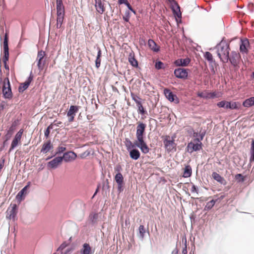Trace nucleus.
<instances>
[{
	"label": "nucleus",
	"mask_w": 254,
	"mask_h": 254,
	"mask_svg": "<svg viewBox=\"0 0 254 254\" xmlns=\"http://www.w3.org/2000/svg\"><path fill=\"white\" fill-rule=\"evenodd\" d=\"M217 54L221 62L227 63L229 61V44L225 41H221L216 47Z\"/></svg>",
	"instance_id": "1"
},
{
	"label": "nucleus",
	"mask_w": 254,
	"mask_h": 254,
	"mask_svg": "<svg viewBox=\"0 0 254 254\" xmlns=\"http://www.w3.org/2000/svg\"><path fill=\"white\" fill-rule=\"evenodd\" d=\"M57 28H61L64 18V7L62 0H57Z\"/></svg>",
	"instance_id": "2"
},
{
	"label": "nucleus",
	"mask_w": 254,
	"mask_h": 254,
	"mask_svg": "<svg viewBox=\"0 0 254 254\" xmlns=\"http://www.w3.org/2000/svg\"><path fill=\"white\" fill-rule=\"evenodd\" d=\"M2 88L3 95L4 98L11 99L12 93L10 87V82L8 77H5L3 80L0 79V89Z\"/></svg>",
	"instance_id": "3"
},
{
	"label": "nucleus",
	"mask_w": 254,
	"mask_h": 254,
	"mask_svg": "<svg viewBox=\"0 0 254 254\" xmlns=\"http://www.w3.org/2000/svg\"><path fill=\"white\" fill-rule=\"evenodd\" d=\"M162 137L163 138L164 147L167 152H175L177 144L175 142L174 138L169 135H165Z\"/></svg>",
	"instance_id": "4"
},
{
	"label": "nucleus",
	"mask_w": 254,
	"mask_h": 254,
	"mask_svg": "<svg viewBox=\"0 0 254 254\" xmlns=\"http://www.w3.org/2000/svg\"><path fill=\"white\" fill-rule=\"evenodd\" d=\"M202 139L203 136H201L200 139L196 138L189 143L187 147V151L190 153H192L193 151L200 150L202 148L201 140H202Z\"/></svg>",
	"instance_id": "5"
},
{
	"label": "nucleus",
	"mask_w": 254,
	"mask_h": 254,
	"mask_svg": "<svg viewBox=\"0 0 254 254\" xmlns=\"http://www.w3.org/2000/svg\"><path fill=\"white\" fill-rule=\"evenodd\" d=\"M17 205L15 203L10 205L6 212L7 219L15 220L17 212Z\"/></svg>",
	"instance_id": "6"
},
{
	"label": "nucleus",
	"mask_w": 254,
	"mask_h": 254,
	"mask_svg": "<svg viewBox=\"0 0 254 254\" xmlns=\"http://www.w3.org/2000/svg\"><path fill=\"white\" fill-rule=\"evenodd\" d=\"M146 128V125L141 122L137 123L136 127V136L137 140H140L144 139V134Z\"/></svg>",
	"instance_id": "7"
},
{
	"label": "nucleus",
	"mask_w": 254,
	"mask_h": 254,
	"mask_svg": "<svg viewBox=\"0 0 254 254\" xmlns=\"http://www.w3.org/2000/svg\"><path fill=\"white\" fill-rule=\"evenodd\" d=\"M79 107L78 106L71 105L70 106L69 109L67 113L68 120L69 123L74 121L76 113L78 111Z\"/></svg>",
	"instance_id": "8"
},
{
	"label": "nucleus",
	"mask_w": 254,
	"mask_h": 254,
	"mask_svg": "<svg viewBox=\"0 0 254 254\" xmlns=\"http://www.w3.org/2000/svg\"><path fill=\"white\" fill-rule=\"evenodd\" d=\"M135 144L136 147L140 148L143 154H147L150 151V148L145 142L144 139L140 140H136Z\"/></svg>",
	"instance_id": "9"
},
{
	"label": "nucleus",
	"mask_w": 254,
	"mask_h": 254,
	"mask_svg": "<svg viewBox=\"0 0 254 254\" xmlns=\"http://www.w3.org/2000/svg\"><path fill=\"white\" fill-rule=\"evenodd\" d=\"M188 69L178 68L174 70V74L176 77L181 79H186L188 76Z\"/></svg>",
	"instance_id": "10"
},
{
	"label": "nucleus",
	"mask_w": 254,
	"mask_h": 254,
	"mask_svg": "<svg viewBox=\"0 0 254 254\" xmlns=\"http://www.w3.org/2000/svg\"><path fill=\"white\" fill-rule=\"evenodd\" d=\"M240 59L241 56L240 54L237 52H232L230 56H229V61L234 66L237 65L240 61Z\"/></svg>",
	"instance_id": "11"
},
{
	"label": "nucleus",
	"mask_w": 254,
	"mask_h": 254,
	"mask_svg": "<svg viewBox=\"0 0 254 254\" xmlns=\"http://www.w3.org/2000/svg\"><path fill=\"white\" fill-rule=\"evenodd\" d=\"M250 47L249 41L248 39L245 38L241 40L240 51L242 54L248 53V48Z\"/></svg>",
	"instance_id": "12"
},
{
	"label": "nucleus",
	"mask_w": 254,
	"mask_h": 254,
	"mask_svg": "<svg viewBox=\"0 0 254 254\" xmlns=\"http://www.w3.org/2000/svg\"><path fill=\"white\" fill-rule=\"evenodd\" d=\"M77 157L76 154L72 151H68L64 154L63 156L61 157L65 162H71L74 160Z\"/></svg>",
	"instance_id": "13"
},
{
	"label": "nucleus",
	"mask_w": 254,
	"mask_h": 254,
	"mask_svg": "<svg viewBox=\"0 0 254 254\" xmlns=\"http://www.w3.org/2000/svg\"><path fill=\"white\" fill-rule=\"evenodd\" d=\"M33 76L31 73L29 77L27 79V80L24 83H21L18 88V90L20 92H23L24 90H25L29 86L30 83L33 80Z\"/></svg>",
	"instance_id": "14"
},
{
	"label": "nucleus",
	"mask_w": 254,
	"mask_h": 254,
	"mask_svg": "<svg viewBox=\"0 0 254 254\" xmlns=\"http://www.w3.org/2000/svg\"><path fill=\"white\" fill-rule=\"evenodd\" d=\"M62 161L63 158H61V157H57L48 162V165L51 168H56L61 163Z\"/></svg>",
	"instance_id": "15"
},
{
	"label": "nucleus",
	"mask_w": 254,
	"mask_h": 254,
	"mask_svg": "<svg viewBox=\"0 0 254 254\" xmlns=\"http://www.w3.org/2000/svg\"><path fill=\"white\" fill-rule=\"evenodd\" d=\"M95 0V6L96 9L99 13H103L105 10V8L104 4L102 3V0Z\"/></svg>",
	"instance_id": "16"
},
{
	"label": "nucleus",
	"mask_w": 254,
	"mask_h": 254,
	"mask_svg": "<svg viewBox=\"0 0 254 254\" xmlns=\"http://www.w3.org/2000/svg\"><path fill=\"white\" fill-rule=\"evenodd\" d=\"M212 178L222 185H226L227 182L225 179L216 172H213L212 174Z\"/></svg>",
	"instance_id": "17"
},
{
	"label": "nucleus",
	"mask_w": 254,
	"mask_h": 254,
	"mask_svg": "<svg viewBox=\"0 0 254 254\" xmlns=\"http://www.w3.org/2000/svg\"><path fill=\"white\" fill-rule=\"evenodd\" d=\"M190 60L189 58L180 59L176 60L174 63L177 66H186L190 64Z\"/></svg>",
	"instance_id": "18"
},
{
	"label": "nucleus",
	"mask_w": 254,
	"mask_h": 254,
	"mask_svg": "<svg viewBox=\"0 0 254 254\" xmlns=\"http://www.w3.org/2000/svg\"><path fill=\"white\" fill-rule=\"evenodd\" d=\"M148 45L149 48L154 52H158L160 50V46L157 45V44L152 39H149L148 41Z\"/></svg>",
	"instance_id": "19"
},
{
	"label": "nucleus",
	"mask_w": 254,
	"mask_h": 254,
	"mask_svg": "<svg viewBox=\"0 0 254 254\" xmlns=\"http://www.w3.org/2000/svg\"><path fill=\"white\" fill-rule=\"evenodd\" d=\"M8 33L6 32L4 38V41H3V54L4 55H5V57L7 55H9V52H8Z\"/></svg>",
	"instance_id": "20"
},
{
	"label": "nucleus",
	"mask_w": 254,
	"mask_h": 254,
	"mask_svg": "<svg viewBox=\"0 0 254 254\" xmlns=\"http://www.w3.org/2000/svg\"><path fill=\"white\" fill-rule=\"evenodd\" d=\"M53 148V145L50 140L45 142L42 147L41 152L43 153H47Z\"/></svg>",
	"instance_id": "21"
},
{
	"label": "nucleus",
	"mask_w": 254,
	"mask_h": 254,
	"mask_svg": "<svg viewBox=\"0 0 254 254\" xmlns=\"http://www.w3.org/2000/svg\"><path fill=\"white\" fill-rule=\"evenodd\" d=\"M15 124L13 123L10 127L7 130L6 133L5 134V138H6V141L8 140L12 136L15 127Z\"/></svg>",
	"instance_id": "22"
},
{
	"label": "nucleus",
	"mask_w": 254,
	"mask_h": 254,
	"mask_svg": "<svg viewBox=\"0 0 254 254\" xmlns=\"http://www.w3.org/2000/svg\"><path fill=\"white\" fill-rule=\"evenodd\" d=\"M226 109H237L239 108V106L240 105V104L239 102H228L226 101Z\"/></svg>",
	"instance_id": "23"
},
{
	"label": "nucleus",
	"mask_w": 254,
	"mask_h": 254,
	"mask_svg": "<svg viewBox=\"0 0 254 254\" xmlns=\"http://www.w3.org/2000/svg\"><path fill=\"white\" fill-rule=\"evenodd\" d=\"M91 248L87 243H85L83 245V248L81 250V254H92Z\"/></svg>",
	"instance_id": "24"
},
{
	"label": "nucleus",
	"mask_w": 254,
	"mask_h": 254,
	"mask_svg": "<svg viewBox=\"0 0 254 254\" xmlns=\"http://www.w3.org/2000/svg\"><path fill=\"white\" fill-rule=\"evenodd\" d=\"M130 157L134 160H137L140 156L139 151L136 149H133L129 151Z\"/></svg>",
	"instance_id": "25"
},
{
	"label": "nucleus",
	"mask_w": 254,
	"mask_h": 254,
	"mask_svg": "<svg viewBox=\"0 0 254 254\" xmlns=\"http://www.w3.org/2000/svg\"><path fill=\"white\" fill-rule=\"evenodd\" d=\"M128 62L133 67H137L138 66V62L134 58V54L133 53H130L129 54L128 56Z\"/></svg>",
	"instance_id": "26"
},
{
	"label": "nucleus",
	"mask_w": 254,
	"mask_h": 254,
	"mask_svg": "<svg viewBox=\"0 0 254 254\" xmlns=\"http://www.w3.org/2000/svg\"><path fill=\"white\" fill-rule=\"evenodd\" d=\"M243 106L247 108L254 106V97L246 99L243 103Z\"/></svg>",
	"instance_id": "27"
},
{
	"label": "nucleus",
	"mask_w": 254,
	"mask_h": 254,
	"mask_svg": "<svg viewBox=\"0 0 254 254\" xmlns=\"http://www.w3.org/2000/svg\"><path fill=\"white\" fill-rule=\"evenodd\" d=\"M164 94L166 98L170 101L173 102L174 101V97L176 96L170 90L168 89H164Z\"/></svg>",
	"instance_id": "28"
},
{
	"label": "nucleus",
	"mask_w": 254,
	"mask_h": 254,
	"mask_svg": "<svg viewBox=\"0 0 254 254\" xmlns=\"http://www.w3.org/2000/svg\"><path fill=\"white\" fill-rule=\"evenodd\" d=\"M102 56V52L101 49L98 48V54L97 56L96 57V59L95 60V66L97 68H98L100 66L101 59V57Z\"/></svg>",
	"instance_id": "29"
},
{
	"label": "nucleus",
	"mask_w": 254,
	"mask_h": 254,
	"mask_svg": "<svg viewBox=\"0 0 254 254\" xmlns=\"http://www.w3.org/2000/svg\"><path fill=\"white\" fill-rule=\"evenodd\" d=\"M36 61H37V66L38 67V69L41 71L44 69L45 67V65L46 64V59H36Z\"/></svg>",
	"instance_id": "30"
},
{
	"label": "nucleus",
	"mask_w": 254,
	"mask_h": 254,
	"mask_svg": "<svg viewBox=\"0 0 254 254\" xmlns=\"http://www.w3.org/2000/svg\"><path fill=\"white\" fill-rule=\"evenodd\" d=\"M126 146L127 147V149L128 151H130L135 148L136 147L135 142L134 143H132V142L128 138H126Z\"/></svg>",
	"instance_id": "31"
},
{
	"label": "nucleus",
	"mask_w": 254,
	"mask_h": 254,
	"mask_svg": "<svg viewBox=\"0 0 254 254\" xmlns=\"http://www.w3.org/2000/svg\"><path fill=\"white\" fill-rule=\"evenodd\" d=\"M192 173L191 168L190 165L186 166L185 168L183 177L188 178L191 176Z\"/></svg>",
	"instance_id": "32"
},
{
	"label": "nucleus",
	"mask_w": 254,
	"mask_h": 254,
	"mask_svg": "<svg viewBox=\"0 0 254 254\" xmlns=\"http://www.w3.org/2000/svg\"><path fill=\"white\" fill-rule=\"evenodd\" d=\"M136 106L138 108V113L141 115H145L147 114L146 111L143 107L141 102H138L136 104Z\"/></svg>",
	"instance_id": "33"
},
{
	"label": "nucleus",
	"mask_w": 254,
	"mask_h": 254,
	"mask_svg": "<svg viewBox=\"0 0 254 254\" xmlns=\"http://www.w3.org/2000/svg\"><path fill=\"white\" fill-rule=\"evenodd\" d=\"M31 182H28L27 185H26L25 187H24L17 194L16 197H22L24 194L26 193V190L30 186Z\"/></svg>",
	"instance_id": "34"
},
{
	"label": "nucleus",
	"mask_w": 254,
	"mask_h": 254,
	"mask_svg": "<svg viewBox=\"0 0 254 254\" xmlns=\"http://www.w3.org/2000/svg\"><path fill=\"white\" fill-rule=\"evenodd\" d=\"M21 140L14 137L12 141L9 152H10L15 147H16L19 143H20Z\"/></svg>",
	"instance_id": "35"
},
{
	"label": "nucleus",
	"mask_w": 254,
	"mask_h": 254,
	"mask_svg": "<svg viewBox=\"0 0 254 254\" xmlns=\"http://www.w3.org/2000/svg\"><path fill=\"white\" fill-rule=\"evenodd\" d=\"M251 157L250 158V162L254 161V139H252L251 143V147L250 150Z\"/></svg>",
	"instance_id": "36"
},
{
	"label": "nucleus",
	"mask_w": 254,
	"mask_h": 254,
	"mask_svg": "<svg viewBox=\"0 0 254 254\" xmlns=\"http://www.w3.org/2000/svg\"><path fill=\"white\" fill-rule=\"evenodd\" d=\"M204 57L209 63H212L214 62L213 56L209 52H206L204 53Z\"/></svg>",
	"instance_id": "37"
},
{
	"label": "nucleus",
	"mask_w": 254,
	"mask_h": 254,
	"mask_svg": "<svg viewBox=\"0 0 254 254\" xmlns=\"http://www.w3.org/2000/svg\"><path fill=\"white\" fill-rule=\"evenodd\" d=\"M115 180L117 184L124 183V178L121 173H117L115 177Z\"/></svg>",
	"instance_id": "38"
},
{
	"label": "nucleus",
	"mask_w": 254,
	"mask_h": 254,
	"mask_svg": "<svg viewBox=\"0 0 254 254\" xmlns=\"http://www.w3.org/2000/svg\"><path fill=\"white\" fill-rule=\"evenodd\" d=\"M221 96V93L220 92H209V96H208V99H213L215 98H219Z\"/></svg>",
	"instance_id": "39"
},
{
	"label": "nucleus",
	"mask_w": 254,
	"mask_h": 254,
	"mask_svg": "<svg viewBox=\"0 0 254 254\" xmlns=\"http://www.w3.org/2000/svg\"><path fill=\"white\" fill-rule=\"evenodd\" d=\"M8 59H9V55H7L6 56V58H5V55H4L2 57V61L4 64L5 68L6 69H7L8 70H9V66L7 64V62L8 61Z\"/></svg>",
	"instance_id": "40"
},
{
	"label": "nucleus",
	"mask_w": 254,
	"mask_h": 254,
	"mask_svg": "<svg viewBox=\"0 0 254 254\" xmlns=\"http://www.w3.org/2000/svg\"><path fill=\"white\" fill-rule=\"evenodd\" d=\"M131 97L132 99L135 102L136 104H137V102H141V99L137 95L133 93H131Z\"/></svg>",
	"instance_id": "41"
},
{
	"label": "nucleus",
	"mask_w": 254,
	"mask_h": 254,
	"mask_svg": "<svg viewBox=\"0 0 254 254\" xmlns=\"http://www.w3.org/2000/svg\"><path fill=\"white\" fill-rule=\"evenodd\" d=\"M139 232L140 235L142 238L144 237L145 233V228L143 225H140L139 227Z\"/></svg>",
	"instance_id": "42"
},
{
	"label": "nucleus",
	"mask_w": 254,
	"mask_h": 254,
	"mask_svg": "<svg viewBox=\"0 0 254 254\" xmlns=\"http://www.w3.org/2000/svg\"><path fill=\"white\" fill-rule=\"evenodd\" d=\"M215 203V201L214 200H211L206 203L205 207L208 209H210L213 207V206L214 205Z\"/></svg>",
	"instance_id": "43"
},
{
	"label": "nucleus",
	"mask_w": 254,
	"mask_h": 254,
	"mask_svg": "<svg viewBox=\"0 0 254 254\" xmlns=\"http://www.w3.org/2000/svg\"><path fill=\"white\" fill-rule=\"evenodd\" d=\"M24 130L23 129H20L18 132L14 136V138H17L21 140L22 134L23 133Z\"/></svg>",
	"instance_id": "44"
},
{
	"label": "nucleus",
	"mask_w": 254,
	"mask_h": 254,
	"mask_svg": "<svg viewBox=\"0 0 254 254\" xmlns=\"http://www.w3.org/2000/svg\"><path fill=\"white\" fill-rule=\"evenodd\" d=\"M235 179L239 182H243L245 181L244 177L241 174H238L236 175Z\"/></svg>",
	"instance_id": "45"
},
{
	"label": "nucleus",
	"mask_w": 254,
	"mask_h": 254,
	"mask_svg": "<svg viewBox=\"0 0 254 254\" xmlns=\"http://www.w3.org/2000/svg\"><path fill=\"white\" fill-rule=\"evenodd\" d=\"M45 55V52L42 50H41L38 53L37 59H45L44 57Z\"/></svg>",
	"instance_id": "46"
},
{
	"label": "nucleus",
	"mask_w": 254,
	"mask_h": 254,
	"mask_svg": "<svg viewBox=\"0 0 254 254\" xmlns=\"http://www.w3.org/2000/svg\"><path fill=\"white\" fill-rule=\"evenodd\" d=\"M130 18V12L129 10L126 11L125 13V15L123 16V19L126 21L128 22L129 21Z\"/></svg>",
	"instance_id": "47"
},
{
	"label": "nucleus",
	"mask_w": 254,
	"mask_h": 254,
	"mask_svg": "<svg viewBox=\"0 0 254 254\" xmlns=\"http://www.w3.org/2000/svg\"><path fill=\"white\" fill-rule=\"evenodd\" d=\"M226 101H222L217 103V106L219 108H226Z\"/></svg>",
	"instance_id": "48"
},
{
	"label": "nucleus",
	"mask_w": 254,
	"mask_h": 254,
	"mask_svg": "<svg viewBox=\"0 0 254 254\" xmlns=\"http://www.w3.org/2000/svg\"><path fill=\"white\" fill-rule=\"evenodd\" d=\"M163 65V63L160 61L156 62L155 65V68L157 69H161L162 68Z\"/></svg>",
	"instance_id": "49"
},
{
	"label": "nucleus",
	"mask_w": 254,
	"mask_h": 254,
	"mask_svg": "<svg viewBox=\"0 0 254 254\" xmlns=\"http://www.w3.org/2000/svg\"><path fill=\"white\" fill-rule=\"evenodd\" d=\"M118 184V190L119 192H121L124 190V183L117 184Z\"/></svg>",
	"instance_id": "50"
},
{
	"label": "nucleus",
	"mask_w": 254,
	"mask_h": 254,
	"mask_svg": "<svg viewBox=\"0 0 254 254\" xmlns=\"http://www.w3.org/2000/svg\"><path fill=\"white\" fill-rule=\"evenodd\" d=\"M114 169L117 173H121L120 172L122 170V168L120 165L118 164L115 167Z\"/></svg>",
	"instance_id": "51"
},
{
	"label": "nucleus",
	"mask_w": 254,
	"mask_h": 254,
	"mask_svg": "<svg viewBox=\"0 0 254 254\" xmlns=\"http://www.w3.org/2000/svg\"><path fill=\"white\" fill-rule=\"evenodd\" d=\"M5 159L2 157L0 160V170H1L4 165Z\"/></svg>",
	"instance_id": "52"
},
{
	"label": "nucleus",
	"mask_w": 254,
	"mask_h": 254,
	"mask_svg": "<svg viewBox=\"0 0 254 254\" xmlns=\"http://www.w3.org/2000/svg\"><path fill=\"white\" fill-rule=\"evenodd\" d=\"M197 96L201 98H203L205 99H208V96H204V92H198L197 93Z\"/></svg>",
	"instance_id": "53"
},
{
	"label": "nucleus",
	"mask_w": 254,
	"mask_h": 254,
	"mask_svg": "<svg viewBox=\"0 0 254 254\" xmlns=\"http://www.w3.org/2000/svg\"><path fill=\"white\" fill-rule=\"evenodd\" d=\"M66 247V245L65 244V243H63L61 245V246L58 248V251H59V250L62 251L64 248H65Z\"/></svg>",
	"instance_id": "54"
},
{
	"label": "nucleus",
	"mask_w": 254,
	"mask_h": 254,
	"mask_svg": "<svg viewBox=\"0 0 254 254\" xmlns=\"http://www.w3.org/2000/svg\"><path fill=\"white\" fill-rule=\"evenodd\" d=\"M126 5L127 6V7H128V8L131 10L132 12H133L134 13H135V10L132 8L131 6L130 5V4L128 2H127Z\"/></svg>",
	"instance_id": "55"
},
{
	"label": "nucleus",
	"mask_w": 254,
	"mask_h": 254,
	"mask_svg": "<svg viewBox=\"0 0 254 254\" xmlns=\"http://www.w3.org/2000/svg\"><path fill=\"white\" fill-rule=\"evenodd\" d=\"M191 191L192 192H196V193H198L197 192V189L196 187V186L194 185H192V187H191Z\"/></svg>",
	"instance_id": "56"
},
{
	"label": "nucleus",
	"mask_w": 254,
	"mask_h": 254,
	"mask_svg": "<svg viewBox=\"0 0 254 254\" xmlns=\"http://www.w3.org/2000/svg\"><path fill=\"white\" fill-rule=\"evenodd\" d=\"M66 150V148L64 146L59 147L58 148V152L59 153H63Z\"/></svg>",
	"instance_id": "57"
},
{
	"label": "nucleus",
	"mask_w": 254,
	"mask_h": 254,
	"mask_svg": "<svg viewBox=\"0 0 254 254\" xmlns=\"http://www.w3.org/2000/svg\"><path fill=\"white\" fill-rule=\"evenodd\" d=\"M50 130H49L47 128L44 132L45 136L46 137H48L50 134Z\"/></svg>",
	"instance_id": "58"
},
{
	"label": "nucleus",
	"mask_w": 254,
	"mask_h": 254,
	"mask_svg": "<svg viewBox=\"0 0 254 254\" xmlns=\"http://www.w3.org/2000/svg\"><path fill=\"white\" fill-rule=\"evenodd\" d=\"M128 2V1L127 0H119V3L120 4H126L127 2Z\"/></svg>",
	"instance_id": "59"
},
{
	"label": "nucleus",
	"mask_w": 254,
	"mask_h": 254,
	"mask_svg": "<svg viewBox=\"0 0 254 254\" xmlns=\"http://www.w3.org/2000/svg\"><path fill=\"white\" fill-rule=\"evenodd\" d=\"M56 122H57V121H55L54 123V125H55L57 127H59L60 126V125L62 124V122L60 121L57 122V123H56Z\"/></svg>",
	"instance_id": "60"
},
{
	"label": "nucleus",
	"mask_w": 254,
	"mask_h": 254,
	"mask_svg": "<svg viewBox=\"0 0 254 254\" xmlns=\"http://www.w3.org/2000/svg\"><path fill=\"white\" fill-rule=\"evenodd\" d=\"M54 125V124H52L50 126H49L47 128L49 130H50V129L53 128Z\"/></svg>",
	"instance_id": "61"
},
{
	"label": "nucleus",
	"mask_w": 254,
	"mask_h": 254,
	"mask_svg": "<svg viewBox=\"0 0 254 254\" xmlns=\"http://www.w3.org/2000/svg\"><path fill=\"white\" fill-rule=\"evenodd\" d=\"M98 217V215L97 214H94L93 216V219H92V221H93V219H97Z\"/></svg>",
	"instance_id": "62"
},
{
	"label": "nucleus",
	"mask_w": 254,
	"mask_h": 254,
	"mask_svg": "<svg viewBox=\"0 0 254 254\" xmlns=\"http://www.w3.org/2000/svg\"><path fill=\"white\" fill-rule=\"evenodd\" d=\"M70 250H67L64 253V254H70Z\"/></svg>",
	"instance_id": "63"
},
{
	"label": "nucleus",
	"mask_w": 254,
	"mask_h": 254,
	"mask_svg": "<svg viewBox=\"0 0 254 254\" xmlns=\"http://www.w3.org/2000/svg\"><path fill=\"white\" fill-rule=\"evenodd\" d=\"M6 141H6V140H5L3 142V146H2V147H0V150H1L3 149V148L4 147V145H5V143H6Z\"/></svg>",
	"instance_id": "64"
}]
</instances>
